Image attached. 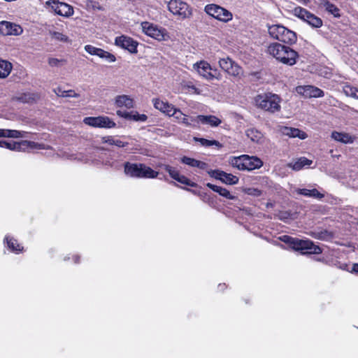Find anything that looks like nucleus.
Returning a JSON list of instances; mask_svg holds the SVG:
<instances>
[{"label":"nucleus","mask_w":358,"mask_h":358,"mask_svg":"<svg viewBox=\"0 0 358 358\" xmlns=\"http://www.w3.org/2000/svg\"><path fill=\"white\" fill-rule=\"evenodd\" d=\"M266 52L278 62L290 66L296 63L299 57V53L289 46L277 42L269 44Z\"/></svg>","instance_id":"1"},{"label":"nucleus","mask_w":358,"mask_h":358,"mask_svg":"<svg viewBox=\"0 0 358 358\" xmlns=\"http://www.w3.org/2000/svg\"><path fill=\"white\" fill-rule=\"evenodd\" d=\"M279 239L291 249L299 251L302 255H319L322 252L321 248L309 239H300L288 235L281 236Z\"/></svg>","instance_id":"2"},{"label":"nucleus","mask_w":358,"mask_h":358,"mask_svg":"<svg viewBox=\"0 0 358 358\" xmlns=\"http://www.w3.org/2000/svg\"><path fill=\"white\" fill-rule=\"evenodd\" d=\"M124 173L126 176L134 178H156L159 173L143 163L124 164Z\"/></svg>","instance_id":"3"},{"label":"nucleus","mask_w":358,"mask_h":358,"mask_svg":"<svg viewBox=\"0 0 358 358\" xmlns=\"http://www.w3.org/2000/svg\"><path fill=\"white\" fill-rule=\"evenodd\" d=\"M257 106L268 113H275L280 110V97L271 92H266L258 94L255 99Z\"/></svg>","instance_id":"4"},{"label":"nucleus","mask_w":358,"mask_h":358,"mask_svg":"<svg viewBox=\"0 0 358 358\" xmlns=\"http://www.w3.org/2000/svg\"><path fill=\"white\" fill-rule=\"evenodd\" d=\"M229 163L241 171H253L261 168L263 162L257 157L243 155L239 157H231Z\"/></svg>","instance_id":"5"},{"label":"nucleus","mask_w":358,"mask_h":358,"mask_svg":"<svg viewBox=\"0 0 358 358\" xmlns=\"http://www.w3.org/2000/svg\"><path fill=\"white\" fill-rule=\"evenodd\" d=\"M270 36L280 42L292 45L297 41L296 34L280 24H273L268 27Z\"/></svg>","instance_id":"6"},{"label":"nucleus","mask_w":358,"mask_h":358,"mask_svg":"<svg viewBox=\"0 0 358 358\" xmlns=\"http://www.w3.org/2000/svg\"><path fill=\"white\" fill-rule=\"evenodd\" d=\"M204 10L208 15L222 22H228L233 18L231 11L215 3L207 4Z\"/></svg>","instance_id":"7"},{"label":"nucleus","mask_w":358,"mask_h":358,"mask_svg":"<svg viewBox=\"0 0 358 358\" xmlns=\"http://www.w3.org/2000/svg\"><path fill=\"white\" fill-rule=\"evenodd\" d=\"M292 13L294 16L306 22L314 28H320L323 24L322 20L320 17L301 6L295 7L292 10Z\"/></svg>","instance_id":"8"},{"label":"nucleus","mask_w":358,"mask_h":358,"mask_svg":"<svg viewBox=\"0 0 358 358\" xmlns=\"http://www.w3.org/2000/svg\"><path fill=\"white\" fill-rule=\"evenodd\" d=\"M143 31L148 36L153 38L159 41L166 39L168 36L167 31L164 28L159 27L158 26L150 23L149 22H141Z\"/></svg>","instance_id":"9"},{"label":"nucleus","mask_w":358,"mask_h":358,"mask_svg":"<svg viewBox=\"0 0 358 358\" xmlns=\"http://www.w3.org/2000/svg\"><path fill=\"white\" fill-rule=\"evenodd\" d=\"M83 122L87 125L98 128L111 129L116 127V123L108 116L86 117Z\"/></svg>","instance_id":"10"},{"label":"nucleus","mask_w":358,"mask_h":358,"mask_svg":"<svg viewBox=\"0 0 358 358\" xmlns=\"http://www.w3.org/2000/svg\"><path fill=\"white\" fill-rule=\"evenodd\" d=\"M168 9L173 15H178L182 19L192 14L189 5L180 0H171L168 3Z\"/></svg>","instance_id":"11"},{"label":"nucleus","mask_w":358,"mask_h":358,"mask_svg":"<svg viewBox=\"0 0 358 358\" xmlns=\"http://www.w3.org/2000/svg\"><path fill=\"white\" fill-rule=\"evenodd\" d=\"M219 65L223 71L234 77L239 76L243 73L242 68L229 57L220 59Z\"/></svg>","instance_id":"12"},{"label":"nucleus","mask_w":358,"mask_h":358,"mask_svg":"<svg viewBox=\"0 0 358 358\" xmlns=\"http://www.w3.org/2000/svg\"><path fill=\"white\" fill-rule=\"evenodd\" d=\"M22 32L23 29L20 24L6 20L0 22V34L2 36H20Z\"/></svg>","instance_id":"13"},{"label":"nucleus","mask_w":358,"mask_h":358,"mask_svg":"<svg viewBox=\"0 0 358 358\" xmlns=\"http://www.w3.org/2000/svg\"><path fill=\"white\" fill-rule=\"evenodd\" d=\"M164 170L169 173V176L176 180L177 182L185 185L192 187H198L199 185L197 183L191 181L187 177L184 175H181L178 170H177L175 167H173L170 165H164Z\"/></svg>","instance_id":"14"},{"label":"nucleus","mask_w":358,"mask_h":358,"mask_svg":"<svg viewBox=\"0 0 358 358\" xmlns=\"http://www.w3.org/2000/svg\"><path fill=\"white\" fill-rule=\"evenodd\" d=\"M115 44L117 46L128 50L130 53H136L138 52L137 47L138 43L131 37L124 35L117 36L115 38Z\"/></svg>","instance_id":"15"},{"label":"nucleus","mask_w":358,"mask_h":358,"mask_svg":"<svg viewBox=\"0 0 358 358\" xmlns=\"http://www.w3.org/2000/svg\"><path fill=\"white\" fill-rule=\"evenodd\" d=\"M296 90L298 94L306 98H319L324 95L323 90L313 85L298 86Z\"/></svg>","instance_id":"16"},{"label":"nucleus","mask_w":358,"mask_h":358,"mask_svg":"<svg viewBox=\"0 0 358 358\" xmlns=\"http://www.w3.org/2000/svg\"><path fill=\"white\" fill-rule=\"evenodd\" d=\"M194 69L196 70L200 76L207 80H212L215 75L212 73L213 69L210 64L206 61L201 60L194 64Z\"/></svg>","instance_id":"17"},{"label":"nucleus","mask_w":358,"mask_h":358,"mask_svg":"<svg viewBox=\"0 0 358 358\" xmlns=\"http://www.w3.org/2000/svg\"><path fill=\"white\" fill-rule=\"evenodd\" d=\"M152 103L154 107L160 110L161 112L168 115L169 116H173L176 113V108L173 105L169 103L167 101H164L159 99H153Z\"/></svg>","instance_id":"18"},{"label":"nucleus","mask_w":358,"mask_h":358,"mask_svg":"<svg viewBox=\"0 0 358 358\" xmlns=\"http://www.w3.org/2000/svg\"><path fill=\"white\" fill-rule=\"evenodd\" d=\"M116 113L119 117L129 120H134L136 122H145L148 120V116L146 115L139 114L137 111L127 112L117 110Z\"/></svg>","instance_id":"19"},{"label":"nucleus","mask_w":358,"mask_h":358,"mask_svg":"<svg viewBox=\"0 0 358 358\" xmlns=\"http://www.w3.org/2000/svg\"><path fill=\"white\" fill-rule=\"evenodd\" d=\"M280 132L290 138H299L301 140L306 139L308 137L307 134L297 128L290 127H282L280 129Z\"/></svg>","instance_id":"20"},{"label":"nucleus","mask_w":358,"mask_h":358,"mask_svg":"<svg viewBox=\"0 0 358 358\" xmlns=\"http://www.w3.org/2000/svg\"><path fill=\"white\" fill-rule=\"evenodd\" d=\"M3 242L6 243L8 250L13 253L20 254L24 250V247L12 236H6Z\"/></svg>","instance_id":"21"},{"label":"nucleus","mask_w":358,"mask_h":358,"mask_svg":"<svg viewBox=\"0 0 358 358\" xmlns=\"http://www.w3.org/2000/svg\"><path fill=\"white\" fill-rule=\"evenodd\" d=\"M41 99V94L38 92H24L16 97V99L24 103H34Z\"/></svg>","instance_id":"22"},{"label":"nucleus","mask_w":358,"mask_h":358,"mask_svg":"<svg viewBox=\"0 0 358 358\" xmlns=\"http://www.w3.org/2000/svg\"><path fill=\"white\" fill-rule=\"evenodd\" d=\"M180 162L181 163L188 165L189 166L197 167L202 170H206L208 167V164L207 163L187 156H183L181 157Z\"/></svg>","instance_id":"23"},{"label":"nucleus","mask_w":358,"mask_h":358,"mask_svg":"<svg viewBox=\"0 0 358 358\" xmlns=\"http://www.w3.org/2000/svg\"><path fill=\"white\" fill-rule=\"evenodd\" d=\"M134 99L128 95H119L115 98V105L118 108L125 107L131 109L134 107Z\"/></svg>","instance_id":"24"},{"label":"nucleus","mask_w":358,"mask_h":358,"mask_svg":"<svg viewBox=\"0 0 358 358\" xmlns=\"http://www.w3.org/2000/svg\"><path fill=\"white\" fill-rule=\"evenodd\" d=\"M206 186L212 189L213 192L218 193L220 196L230 200L236 199L237 197L236 196L232 195L230 192L226 188L211 184L208 182Z\"/></svg>","instance_id":"25"},{"label":"nucleus","mask_w":358,"mask_h":358,"mask_svg":"<svg viewBox=\"0 0 358 358\" xmlns=\"http://www.w3.org/2000/svg\"><path fill=\"white\" fill-rule=\"evenodd\" d=\"M331 138L336 141L343 143H352L355 139V137L352 136L348 133L338 132L334 131L331 133Z\"/></svg>","instance_id":"26"},{"label":"nucleus","mask_w":358,"mask_h":358,"mask_svg":"<svg viewBox=\"0 0 358 358\" xmlns=\"http://www.w3.org/2000/svg\"><path fill=\"white\" fill-rule=\"evenodd\" d=\"M197 119L202 124H209L211 127H217L222 122V121L220 118H218L217 117L213 115H199L197 116Z\"/></svg>","instance_id":"27"},{"label":"nucleus","mask_w":358,"mask_h":358,"mask_svg":"<svg viewBox=\"0 0 358 358\" xmlns=\"http://www.w3.org/2000/svg\"><path fill=\"white\" fill-rule=\"evenodd\" d=\"M320 4L325 8V10L329 13L333 15L334 17L339 18L341 16L340 9L329 0H320Z\"/></svg>","instance_id":"28"},{"label":"nucleus","mask_w":358,"mask_h":358,"mask_svg":"<svg viewBox=\"0 0 358 358\" xmlns=\"http://www.w3.org/2000/svg\"><path fill=\"white\" fill-rule=\"evenodd\" d=\"M296 192L297 194H299L300 195H303V196H308V197L317 198L319 199H322L324 196V195L323 194L320 193L315 188H313L312 189H306V188L297 189L296 190Z\"/></svg>","instance_id":"29"},{"label":"nucleus","mask_w":358,"mask_h":358,"mask_svg":"<svg viewBox=\"0 0 358 358\" xmlns=\"http://www.w3.org/2000/svg\"><path fill=\"white\" fill-rule=\"evenodd\" d=\"M55 11L61 16H70L73 14V9L65 3H57L55 7Z\"/></svg>","instance_id":"30"},{"label":"nucleus","mask_w":358,"mask_h":358,"mask_svg":"<svg viewBox=\"0 0 358 358\" xmlns=\"http://www.w3.org/2000/svg\"><path fill=\"white\" fill-rule=\"evenodd\" d=\"M13 69V64L10 62L0 58V78H7Z\"/></svg>","instance_id":"31"},{"label":"nucleus","mask_w":358,"mask_h":358,"mask_svg":"<svg viewBox=\"0 0 358 358\" xmlns=\"http://www.w3.org/2000/svg\"><path fill=\"white\" fill-rule=\"evenodd\" d=\"M312 163V160L308 159L305 157H301L299 158L295 162L288 164V166L294 171H299L306 166L311 165Z\"/></svg>","instance_id":"32"},{"label":"nucleus","mask_w":358,"mask_h":358,"mask_svg":"<svg viewBox=\"0 0 358 358\" xmlns=\"http://www.w3.org/2000/svg\"><path fill=\"white\" fill-rule=\"evenodd\" d=\"M247 136L253 142L259 143L263 138L262 134L256 129L251 128L246 131Z\"/></svg>","instance_id":"33"},{"label":"nucleus","mask_w":358,"mask_h":358,"mask_svg":"<svg viewBox=\"0 0 358 358\" xmlns=\"http://www.w3.org/2000/svg\"><path fill=\"white\" fill-rule=\"evenodd\" d=\"M221 181L227 185H236L238 182L239 178L231 173H227L224 171Z\"/></svg>","instance_id":"34"},{"label":"nucleus","mask_w":358,"mask_h":358,"mask_svg":"<svg viewBox=\"0 0 358 358\" xmlns=\"http://www.w3.org/2000/svg\"><path fill=\"white\" fill-rule=\"evenodd\" d=\"M22 144L31 149L47 150V149L50 148V147L49 145H45L43 143H36L34 141H24L22 142Z\"/></svg>","instance_id":"35"},{"label":"nucleus","mask_w":358,"mask_h":358,"mask_svg":"<svg viewBox=\"0 0 358 358\" xmlns=\"http://www.w3.org/2000/svg\"><path fill=\"white\" fill-rule=\"evenodd\" d=\"M21 136L20 131L0 129V137L20 138Z\"/></svg>","instance_id":"36"},{"label":"nucleus","mask_w":358,"mask_h":358,"mask_svg":"<svg viewBox=\"0 0 358 358\" xmlns=\"http://www.w3.org/2000/svg\"><path fill=\"white\" fill-rule=\"evenodd\" d=\"M194 141L199 142L202 146L210 147L212 145H220V143L216 140H208L203 138H194Z\"/></svg>","instance_id":"37"},{"label":"nucleus","mask_w":358,"mask_h":358,"mask_svg":"<svg viewBox=\"0 0 358 358\" xmlns=\"http://www.w3.org/2000/svg\"><path fill=\"white\" fill-rule=\"evenodd\" d=\"M343 91L347 96L358 99V89L351 85H346L343 87Z\"/></svg>","instance_id":"38"},{"label":"nucleus","mask_w":358,"mask_h":358,"mask_svg":"<svg viewBox=\"0 0 358 358\" xmlns=\"http://www.w3.org/2000/svg\"><path fill=\"white\" fill-rule=\"evenodd\" d=\"M243 192L250 196H260L262 195V191L255 187H247L243 189Z\"/></svg>","instance_id":"39"},{"label":"nucleus","mask_w":358,"mask_h":358,"mask_svg":"<svg viewBox=\"0 0 358 358\" xmlns=\"http://www.w3.org/2000/svg\"><path fill=\"white\" fill-rule=\"evenodd\" d=\"M0 147L6 148L11 150L20 148V144L15 142H8L6 141H0Z\"/></svg>","instance_id":"40"},{"label":"nucleus","mask_w":358,"mask_h":358,"mask_svg":"<svg viewBox=\"0 0 358 358\" xmlns=\"http://www.w3.org/2000/svg\"><path fill=\"white\" fill-rule=\"evenodd\" d=\"M99 57L104 59L109 62H114L116 61V57L114 55L103 49L100 52Z\"/></svg>","instance_id":"41"},{"label":"nucleus","mask_w":358,"mask_h":358,"mask_svg":"<svg viewBox=\"0 0 358 358\" xmlns=\"http://www.w3.org/2000/svg\"><path fill=\"white\" fill-rule=\"evenodd\" d=\"M101 48H96L92 45H86L85 46V50L91 55H96L99 57Z\"/></svg>","instance_id":"42"},{"label":"nucleus","mask_w":358,"mask_h":358,"mask_svg":"<svg viewBox=\"0 0 358 358\" xmlns=\"http://www.w3.org/2000/svg\"><path fill=\"white\" fill-rule=\"evenodd\" d=\"M223 172H224V171H221V170H218V169H215V170L210 169V170L207 171L208 174L210 177L214 178L220 181L222 180Z\"/></svg>","instance_id":"43"},{"label":"nucleus","mask_w":358,"mask_h":358,"mask_svg":"<svg viewBox=\"0 0 358 358\" xmlns=\"http://www.w3.org/2000/svg\"><path fill=\"white\" fill-rule=\"evenodd\" d=\"M59 96L62 97H78L79 94L76 93L74 90H64L62 92V94H59Z\"/></svg>","instance_id":"44"},{"label":"nucleus","mask_w":358,"mask_h":358,"mask_svg":"<svg viewBox=\"0 0 358 358\" xmlns=\"http://www.w3.org/2000/svg\"><path fill=\"white\" fill-rule=\"evenodd\" d=\"M66 62L64 59H58L57 58H50L48 60V64L51 66H57L60 64H64Z\"/></svg>","instance_id":"45"},{"label":"nucleus","mask_w":358,"mask_h":358,"mask_svg":"<svg viewBox=\"0 0 358 358\" xmlns=\"http://www.w3.org/2000/svg\"><path fill=\"white\" fill-rule=\"evenodd\" d=\"M53 36L56 39L61 41L66 42L69 40V38L67 36H66L62 33H59V32H54Z\"/></svg>","instance_id":"46"},{"label":"nucleus","mask_w":358,"mask_h":358,"mask_svg":"<svg viewBox=\"0 0 358 358\" xmlns=\"http://www.w3.org/2000/svg\"><path fill=\"white\" fill-rule=\"evenodd\" d=\"M114 141H115V138L112 136H103L101 138L102 143H107V144H108L110 145H114Z\"/></svg>","instance_id":"47"},{"label":"nucleus","mask_w":358,"mask_h":358,"mask_svg":"<svg viewBox=\"0 0 358 358\" xmlns=\"http://www.w3.org/2000/svg\"><path fill=\"white\" fill-rule=\"evenodd\" d=\"M336 266L338 268L343 270V271H350V272L351 271V268H350V265L347 263H342V262H338L336 264Z\"/></svg>","instance_id":"48"},{"label":"nucleus","mask_w":358,"mask_h":358,"mask_svg":"<svg viewBox=\"0 0 358 358\" xmlns=\"http://www.w3.org/2000/svg\"><path fill=\"white\" fill-rule=\"evenodd\" d=\"M194 121V120L192 117H189L188 115H185V116L180 120V122H182L186 126H190L192 124V122Z\"/></svg>","instance_id":"49"},{"label":"nucleus","mask_w":358,"mask_h":358,"mask_svg":"<svg viewBox=\"0 0 358 358\" xmlns=\"http://www.w3.org/2000/svg\"><path fill=\"white\" fill-rule=\"evenodd\" d=\"M185 114L182 113V112L180 109L176 108V113L173 116H175V117L178 120L179 122L182 119V117L185 116Z\"/></svg>","instance_id":"50"},{"label":"nucleus","mask_w":358,"mask_h":358,"mask_svg":"<svg viewBox=\"0 0 358 358\" xmlns=\"http://www.w3.org/2000/svg\"><path fill=\"white\" fill-rule=\"evenodd\" d=\"M128 144L129 143L127 142H123L119 139H115L113 145H116L118 148H124L128 145Z\"/></svg>","instance_id":"51"},{"label":"nucleus","mask_w":358,"mask_h":358,"mask_svg":"<svg viewBox=\"0 0 358 358\" xmlns=\"http://www.w3.org/2000/svg\"><path fill=\"white\" fill-rule=\"evenodd\" d=\"M350 272L358 276V263L353 264Z\"/></svg>","instance_id":"52"},{"label":"nucleus","mask_w":358,"mask_h":358,"mask_svg":"<svg viewBox=\"0 0 358 358\" xmlns=\"http://www.w3.org/2000/svg\"><path fill=\"white\" fill-rule=\"evenodd\" d=\"M227 288V285L225 283H220L217 285V289L219 292H224Z\"/></svg>","instance_id":"53"},{"label":"nucleus","mask_w":358,"mask_h":358,"mask_svg":"<svg viewBox=\"0 0 358 358\" xmlns=\"http://www.w3.org/2000/svg\"><path fill=\"white\" fill-rule=\"evenodd\" d=\"M184 189L187 190V191H189L194 194H196V195H199V196H203L200 191H197V190H195V189H189V188H187V187H183Z\"/></svg>","instance_id":"54"},{"label":"nucleus","mask_w":358,"mask_h":358,"mask_svg":"<svg viewBox=\"0 0 358 358\" xmlns=\"http://www.w3.org/2000/svg\"><path fill=\"white\" fill-rule=\"evenodd\" d=\"M72 260L75 264H78L80 261V257L78 255H73L72 256Z\"/></svg>","instance_id":"55"},{"label":"nucleus","mask_w":358,"mask_h":358,"mask_svg":"<svg viewBox=\"0 0 358 358\" xmlns=\"http://www.w3.org/2000/svg\"><path fill=\"white\" fill-rule=\"evenodd\" d=\"M64 90H62V89L59 87H57L55 90V92L57 94V96H59V94H62V92Z\"/></svg>","instance_id":"56"},{"label":"nucleus","mask_w":358,"mask_h":358,"mask_svg":"<svg viewBox=\"0 0 358 358\" xmlns=\"http://www.w3.org/2000/svg\"><path fill=\"white\" fill-rule=\"evenodd\" d=\"M266 207L267 208H272L274 207V203H272V202H267L266 203Z\"/></svg>","instance_id":"57"},{"label":"nucleus","mask_w":358,"mask_h":358,"mask_svg":"<svg viewBox=\"0 0 358 358\" xmlns=\"http://www.w3.org/2000/svg\"><path fill=\"white\" fill-rule=\"evenodd\" d=\"M329 234V232H328L327 230H324V231H321V232H320V238L323 237V236H324V235H326V234Z\"/></svg>","instance_id":"58"},{"label":"nucleus","mask_w":358,"mask_h":358,"mask_svg":"<svg viewBox=\"0 0 358 358\" xmlns=\"http://www.w3.org/2000/svg\"><path fill=\"white\" fill-rule=\"evenodd\" d=\"M174 185L180 187L178 185H177L176 182H173Z\"/></svg>","instance_id":"59"},{"label":"nucleus","mask_w":358,"mask_h":358,"mask_svg":"<svg viewBox=\"0 0 358 358\" xmlns=\"http://www.w3.org/2000/svg\"><path fill=\"white\" fill-rule=\"evenodd\" d=\"M203 197L206 196H207V194L206 193H203Z\"/></svg>","instance_id":"60"},{"label":"nucleus","mask_w":358,"mask_h":358,"mask_svg":"<svg viewBox=\"0 0 358 358\" xmlns=\"http://www.w3.org/2000/svg\"><path fill=\"white\" fill-rule=\"evenodd\" d=\"M245 303H249V300H245Z\"/></svg>","instance_id":"61"}]
</instances>
